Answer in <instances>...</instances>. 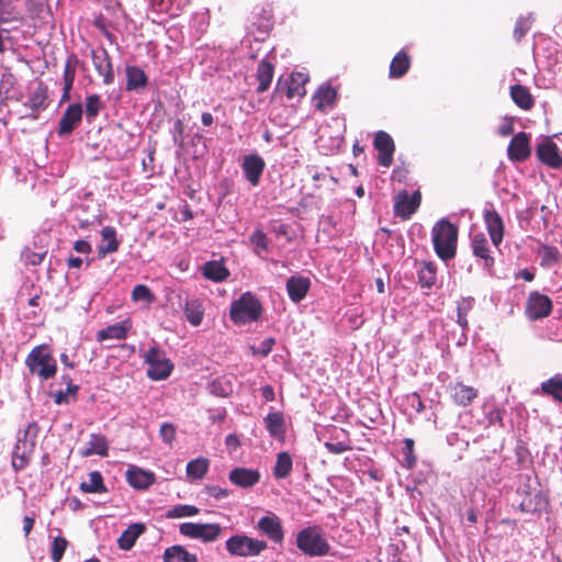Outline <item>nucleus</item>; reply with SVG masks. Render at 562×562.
Wrapping results in <instances>:
<instances>
[{
  "label": "nucleus",
  "instance_id": "obj_12",
  "mask_svg": "<svg viewBox=\"0 0 562 562\" xmlns=\"http://www.w3.org/2000/svg\"><path fill=\"white\" fill-rule=\"evenodd\" d=\"M531 155L530 136L525 132H519L512 138L507 147L508 159L513 162H522Z\"/></svg>",
  "mask_w": 562,
  "mask_h": 562
},
{
  "label": "nucleus",
  "instance_id": "obj_4",
  "mask_svg": "<svg viewBox=\"0 0 562 562\" xmlns=\"http://www.w3.org/2000/svg\"><path fill=\"white\" fill-rule=\"evenodd\" d=\"M262 313L260 301L251 293H243L231 304L229 316L235 324H246L259 319Z\"/></svg>",
  "mask_w": 562,
  "mask_h": 562
},
{
  "label": "nucleus",
  "instance_id": "obj_5",
  "mask_svg": "<svg viewBox=\"0 0 562 562\" xmlns=\"http://www.w3.org/2000/svg\"><path fill=\"white\" fill-rule=\"evenodd\" d=\"M144 361L148 364L147 376L154 381L167 379L173 369L172 362L157 345L145 352Z\"/></svg>",
  "mask_w": 562,
  "mask_h": 562
},
{
  "label": "nucleus",
  "instance_id": "obj_20",
  "mask_svg": "<svg viewBox=\"0 0 562 562\" xmlns=\"http://www.w3.org/2000/svg\"><path fill=\"white\" fill-rule=\"evenodd\" d=\"M330 431V440L324 443L328 452L340 454L352 449L350 436L347 430L333 426Z\"/></svg>",
  "mask_w": 562,
  "mask_h": 562
},
{
  "label": "nucleus",
  "instance_id": "obj_48",
  "mask_svg": "<svg viewBox=\"0 0 562 562\" xmlns=\"http://www.w3.org/2000/svg\"><path fill=\"white\" fill-rule=\"evenodd\" d=\"M78 63L79 60L75 54L69 55L65 63L63 78L64 86H67L68 89H72Z\"/></svg>",
  "mask_w": 562,
  "mask_h": 562
},
{
  "label": "nucleus",
  "instance_id": "obj_14",
  "mask_svg": "<svg viewBox=\"0 0 562 562\" xmlns=\"http://www.w3.org/2000/svg\"><path fill=\"white\" fill-rule=\"evenodd\" d=\"M266 162L258 154L246 155L241 162V169L245 178L252 187H257L260 182Z\"/></svg>",
  "mask_w": 562,
  "mask_h": 562
},
{
  "label": "nucleus",
  "instance_id": "obj_29",
  "mask_svg": "<svg viewBox=\"0 0 562 562\" xmlns=\"http://www.w3.org/2000/svg\"><path fill=\"white\" fill-rule=\"evenodd\" d=\"M126 479L130 485L138 490H145L155 482L154 473L136 467L127 470Z\"/></svg>",
  "mask_w": 562,
  "mask_h": 562
},
{
  "label": "nucleus",
  "instance_id": "obj_18",
  "mask_svg": "<svg viewBox=\"0 0 562 562\" xmlns=\"http://www.w3.org/2000/svg\"><path fill=\"white\" fill-rule=\"evenodd\" d=\"M536 154L538 159L550 168L558 169L562 167V155L554 142L546 139L544 142L540 143L537 146Z\"/></svg>",
  "mask_w": 562,
  "mask_h": 562
},
{
  "label": "nucleus",
  "instance_id": "obj_46",
  "mask_svg": "<svg viewBox=\"0 0 562 562\" xmlns=\"http://www.w3.org/2000/svg\"><path fill=\"white\" fill-rule=\"evenodd\" d=\"M103 108L104 103L99 94L87 95L85 113L88 122H92Z\"/></svg>",
  "mask_w": 562,
  "mask_h": 562
},
{
  "label": "nucleus",
  "instance_id": "obj_25",
  "mask_svg": "<svg viewBox=\"0 0 562 562\" xmlns=\"http://www.w3.org/2000/svg\"><path fill=\"white\" fill-rule=\"evenodd\" d=\"M79 454L83 458L90 457L92 454L108 457L109 442L105 436L101 434H91L89 441L87 442L86 447L79 451Z\"/></svg>",
  "mask_w": 562,
  "mask_h": 562
},
{
  "label": "nucleus",
  "instance_id": "obj_40",
  "mask_svg": "<svg viewBox=\"0 0 562 562\" xmlns=\"http://www.w3.org/2000/svg\"><path fill=\"white\" fill-rule=\"evenodd\" d=\"M79 488L81 492L90 494H102L108 492L103 476L99 471L90 472L89 482H81Z\"/></svg>",
  "mask_w": 562,
  "mask_h": 562
},
{
  "label": "nucleus",
  "instance_id": "obj_31",
  "mask_svg": "<svg viewBox=\"0 0 562 562\" xmlns=\"http://www.w3.org/2000/svg\"><path fill=\"white\" fill-rule=\"evenodd\" d=\"M510 98L514 103L521 110L529 111L535 105V98L530 90L522 85H514L510 87Z\"/></svg>",
  "mask_w": 562,
  "mask_h": 562
},
{
  "label": "nucleus",
  "instance_id": "obj_60",
  "mask_svg": "<svg viewBox=\"0 0 562 562\" xmlns=\"http://www.w3.org/2000/svg\"><path fill=\"white\" fill-rule=\"evenodd\" d=\"M529 23L526 19L520 18L516 21L513 35L517 42H520L521 38L527 34L529 31Z\"/></svg>",
  "mask_w": 562,
  "mask_h": 562
},
{
  "label": "nucleus",
  "instance_id": "obj_64",
  "mask_svg": "<svg viewBox=\"0 0 562 562\" xmlns=\"http://www.w3.org/2000/svg\"><path fill=\"white\" fill-rule=\"evenodd\" d=\"M261 395L268 402H272L276 398L274 390L269 384L261 387Z\"/></svg>",
  "mask_w": 562,
  "mask_h": 562
},
{
  "label": "nucleus",
  "instance_id": "obj_30",
  "mask_svg": "<svg viewBox=\"0 0 562 562\" xmlns=\"http://www.w3.org/2000/svg\"><path fill=\"white\" fill-rule=\"evenodd\" d=\"M146 530V527L142 522H135L130 525L119 537L117 546L122 550H131L138 537Z\"/></svg>",
  "mask_w": 562,
  "mask_h": 562
},
{
  "label": "nucleus",
  "instance_id": "obj_62",
  "mask_svg": "<svg viewBox=\"0 0 562 562\" xmlns=\"http://www.w3.org/2000/svg\"><path fill=\"white\" fill-rule=\"evenodd\" d=\"M45 255H46V252L37 254L34 251L27 250L25 254V261H26V263H30L32 266H38L43 262Z\"/></svg>",
  "mask_w": 562,
  "mask_h": 562
},
{
  "label": "nucleus",
  "instance_id": "obj_28",
  "mask_svg": "<svg viewBox=\"0 0 562 562\" xmlns=\"http://www.w3.org/2000/svg\"><path fill=\"white\" fill-rule=\"evenodd\" d=\"M102 240L98 246V257L104 258L109 254H113L119 250L120 241L116 238V231L112 226H105L101 231Z\"/></svg>",
  "mask_w": 562,
  "mask_h": 562
},
{
  "label": "nucleus",
  "instance_id": "obj_35",
  "mask_svg": "<svg viewBox=\"0 0 562 562\" xmlns=\"http://www.w3.org/2000/svg\"><path fill=\"white\" fill-rule=\"evenodd\" d=\"M33 449L29 443L18 440L12 454V467L15 471L23 470L29 464Z\"/></svg>",
  "mask_w": 562,
  "mask_h": 562
},
{
  "label": "nucleus",
  "instance_id": "obj_41",
  "mask_svg": "<svg viewBox=\"0 0 562 562\" xmlns=\"http://www.w3.org/2000/svg\"><path fill=\"white\" fill-rule=\"evenodd\" d=\"M183 311L187 321L191 325L199 326L202 323L204 311L201 302L198 299H188L186 301Z\"/></svg>",
  "mask_w": 562,
  "mask_h": 562
},
{
  "label": "nucleus",
  "instance_id": "obj_11",
  "mask_svg": "<svg viewBox=\"0 0 562 562\" xmlns=\"http://www.w3.org/2000/svg\"><path fill=\"white\" fill-rule=\"evenodd\" d=\"M373 146L378 151V164L382 167H390L393 164L395 144L390 134L379 131L374 135Z\"/></svg>",
  "mask_w": 562,
  "mask_h": 562
},
{
  "label": "nucleus",
  "instance_id": "obj_8",
  "mask_svg": "<svg viewBox=\"0 0 562 562\" xmlns=\"http://www.w3.org/2000/svg\"><path fill=\"white\" fill-rule=\"evenodd\" d=\"M179 532L191 539L213 542L220 537L222 527L218 524L182 522Z\"/></svg>",
  "mask_w": 562,
  "mask_h": 562
},
{
  "label": "nucleus",
  "instance_id": "obj_23",
  "mask_svg": "<svg viewBox=\"0 0 562 562\" xmlns=\"http://www.w3.org/2000/svg\"><path fill=\"white\" fill-rule=\"evenodd\" d=\"M535 393L551 397L553 401L562 404V372L555 373L541 382L540 387Z\"/></svg>",
  "mask_w": 562,
  "mask_h": 562
},
{
  "label": "nucleus",
  "instance_id": "obj_59",
  "mask_svg": "<svg viewBox=\"0 0 562 562\" xmlns=\"http://www.w3.org/2000/svg\"><path fill=\"white\" fill-rule=\"evenodd\" d=\"M40 429L41 428L36 422L30 423L24 430V438L22 441L29 443L31 447H34Z\"/></svg>",
  "mask_w": 562,
  "mask_h": 562
},
{
  "label": "nucleus",
  "instance_id": "obj_47",
  "mask_svg": "<svg viewBox=\"0 0 562 562\" xmlns=\"http://www.w3.org/2000/svg\"><path fill=\"white\" fill-rule=\"evenodd\" d=\"M254 24L261 33L267 34L273 26L272 9L269 5L262 7Z\"/></svg>",
  "mask_w": 562,
  "mask_h": 562
},
{
  "label": "nucleus",
  "instance_id": "obj_34",
  "mask_svg": "<svg viewBox=\"0 0 562 562\" xmlns=\"http://www.w3.org/2000/svg\"><path fill=\"white\" fill-rule=\"evenodd\" d=\"M537 255L540 257V266L543 268H552L561 263L562 254L555 246L541 244L537 249Z\"/></svg>",
  "mask_w": 562,
  "mask_h": 562
},
{
  "label": "nucleus",
  "instance_id": "obj_15",
  "mask_svg": "<svg viewBox=\"0 0 562 562\" xmlns=\"http://www.w3.org/2000/svg\"><path fill=\"white\" fill-rule=\"evenodd\" d=\"M258 530L271 541L281 543L284 538V530L280 518L276 514L261 517L257 524Z\"/></svg>",
  "mask_w": 562,
  "mask_h": 562
},
{
  "label": "nucleus",
  "instance_id": "obj_50",
  "mask_svg": "<svg viewBox=\"0 0 562 562\" xmlns=\"http://www.w3.org/2000/svg\"><path fill=\"white\" fill-rule=\"evenodd\" d=\"M199 513H200V509L196 506H193V505H177V506L170 508L166 513V517L168 519H176V518L195 516Z\"/></svg>",
  "mask_w": 562,
  "mask_h": 562
},
{
  "label": "nucleus",
  "instance_id": "obj_24",
  "mask_svg": "<svg viewBox=\"0 0 562 562\" xmlns=\"http://www.w3.org/2000/svg\"><path fill=\"white\" fill-rule=\"evenodd\" d=\"M337 90L328 83L322 85L313 95L315 109L325 112L328 108H334L337 102Z\"/></svg>",
  "mask_w": 562,
  "mask_h": 562
},
{
  "label": "nucleus",
  "instance_id": "obj_32",
  "mask_svg": "<svg viewBox=\"0 0 562 562\" xmlns=\"http://www.w3.org/2000/svg\"><path fill=\"white\" fill-rule=\"evenodd\" d=\"M273 74H274V66L269 60L262 59L258 64L257 70H256V79L259 82V85L257 87L258 93H263L269 89V87L272 82V79H273Z\"/></svg>",
  "mask_w": 562,
  "mask_h": 562
},
{
  "label": "nucleus",
  "instance_id": "obj_3",
  "mask_svg": "<svg viewBox=\"0 0 562 562\" xmlns=\"http://www.w3.org/2000/svg\"><path fill=\"white\" fill-rule=\"evenodd\" d=\"M296 547L310 557H323L330 550V546L318 526H310L299 531Z\"/></svg>",
  "mask_w": 562,
  "mask_h": 562
},
{
  "label": "nucleus",
  "instance_id": "obj_53",
  "mask_svg": "<svg viewBox=\"0 0 562 562\" xmlns=\"http://www.w3.org/2000/svg\"><path fill=\"white\" fill-rule=\"evenodd\" d=\"M132 299L133 301H144L147 303H151L155 297L150 291V289L147 285L144 284H137L133 291H132Z\"/></svg>",
  "mask_w": 562,
  "mask_h": 562
},
{
  "label": "nucleus",
  "instance_id": "obj_49",
  "mask_svg": "<svg viewBox=\"0 0 562 562\" xmlns=\"http://www.w3.org/2000/svg\"><path fill=\"white\" fill-rule=\"evenodd\" d=\"M436 267L431 262H425L418 272V280L423 288H431L436 282Z\"/></svg>",
  "mask_w": 562,
  "mask_h": 562
},
{
  "label": "nucleus",
  "instance_id": "obj_1",
  "mask_svg": "<svg viewBox=\"0 0 562 562\" xmlns=\"http://www.w3.org/2000/svg\"><path fill=\"white\" fill-rule=\"evenodd\" d=\"M458 236V226L447 218H441L434 225L431 229L434 249L441 260L448 261L456 257Z\"/></svg>",
  "mask_w": 562,
  "mask_h": 562
},
{
  "label": "nucleus",
  "instance_id": "obj_38",
  "mask_svg": "<svg viewBox=\"0 0 562 562\" xmlns=\"http://www.w3.org/2000/svg\"><path fill=\"white\" fill-rule=\"evenodd\" d=\"M307 81L308 78L306 75L302 72L292 74L286 88V98L293 99L295 97H304L306 94L305 85Z\"/></svg>",
  "mask_w": 562,
  "mask_h": 562
},
{
  "label": "nucleus",
  "instance_id": "obj_63",
  "mask_svg": "<svg viewBox=\"0 0 562 562\" xmlns=\"http://www.w3.org/2000/svg\"><path fill=\"white\" fill-rule=\"evenodd\" d=\"M74 249L80 254H90L92 251L91 245L83 239L75 241Z\"/></svg>",
  "mask_w": 562,
  "mask_h": 562
},
{
  "label": "nucleus",
  "instance_id": "obj_22",
  "mask_svg": "<svg viewBox=\"0 0 562 562\" xmlns=\"http://www.w3.org/2000/svg\"><path fill=\"white\" fill-rule=\"evenodd\" d=\"M473 255L483 260L484 267L492 269L495 260L491 255L490 243L484 233H476L471 238Z\"/></svg>",
  "mask_w": 562,
  "mask_h": 562
},
{
  "label": "nucleus",
  "instance_id": "obj_19",
  "mask_svg": "<svg viewBox=\"0 0 562 562\" xmlns=\"http://www.w3.org/2000/svg\"><path fill=\"white\" fill-rule=\"evenodd\" d=\"M91 58L95 71L103 77L104 85H111L114 81V71L111 57L105 48L92 50Z\"/></svg>",
  "mask_w": 562,
  "mask_h": 562
},
{
  "label": "nucleus",
  "instance_id": "obj_58",
  "mask_svg": "<svg viewBox=\"0 0 562 562\" xmlns=\"http://www.w3.org/2000/svg\"><path fill=\"white\" fill-rule=\"evenodd\" d=\"M159 435L164 442L171 446L173 440L176 439V427L171 423H164L160 426Z\"/></svg>",
  "mask_w": 562,
  "mask_h": 562
},
{
  "label": "nucleus",
  "instance_id": "obj_21",
  "mask_svg": "<svg viewBox=\"0 0 562 562\" xmlns=\"http://www.w3.org/2000/svg\"><path fill=\"white\" fill-rule=\"evenodd\" d=\"M260 477L258 470L240 467L233 469L228 474L231 483L241 488H251L260 481Z\"/></svg>",
  "mask_w": 562,
  "mask_h": 562
},
{
  "label": "nucleus",
  "instance_id": "obj_56",
  "mask_svg": "<svg viewBox=\"0 0 562 562\" xmlns=\"http://www.w3.org/2000/svg\"><path fill=\"white\" fill-rule=\"evenodd\" d=\"M276 345V339L270 337L260 342L258 347L251 346V353L254 356L267 357Z\"/></svg>",
  "mask_w": 562,
  "mask_h": 562
},
{
  "label": "nucleus",
  "instance_id": "obj_57",
  "mask_svg": "<svg viewBox=\"0 0 562 562\" xmlns=\"http://www.w3.org/2000/svg\"><path fill=\"white\" fill-rule=\"evenodd\" d=\"M250 241L251 244L255 246L256 248V251L259 254V250H263V251H267L268 250V239H267V235L260 231V229H256L251 236H250Z\"/></svg>",
  "mask_w": 562,
  "mask_h": 562
},
{
  "label": "nucleus",
  "instance_id": "obj_7",
  "mask_svg": "<svg viewBox=\"0 0 562 562\" xmlns=\"http://www.w3.org/2000/svg\"><path fill=\"white\" fill-rule=\"evenodd\" d=\"M521 496L519 502V510L527 514H536L547 510L549 499L546 494L537 487H531L529 484L518 490Z\"/></svg>",
  "mask_w": 562,
  "mask_h": 562
},
{
  "label": "nucleus",
  "instance_id": "obj_26",
  "mask_svg": "<svg viewBox=\"0 0 562 562\" xmlns=\"http://www.w3.org/2000/svg\"><path fill=\"white\" fill-rule=\"evenodd\" d=\"M311 286V281L305 277H291L286 281V290L289 297L295 302H301L307 294Z\"/></svg>",
  "mask_w": 562,
  "mask_h": 562
},
{
  "label": "nucleus",
  "instance_id": "obj_33",
  "mask_svg": "<svg viewBox=\"0 0 562 562\" xmlns=\"http://www.w3.org/2000/svg\"><path fill=\"white\" fill-rule=\"evenodd\" d=\"M265 425L271 437L283 439L285 436V420L281 412L269 413L265 419Z\"/></svg>",
  "mask_w": 562,
  "mask_h": 562
},
{
  "label": "nucleus",
  "instance_id": "obj_36",
  "mask_svg": "<svg viewBox=\"0 0 562 562\" xmlns=\"http://www.w3.org/2000/svg\"><path fill=\"white\" fill-rule=\"evenodd\" d=\"M411 67V58L405 50L398 52L390 64V78H402Z\"/></svg>",
  "mask_w": 562,
  "mask_h": 562
},
{
  "label": "nucleus",
  "instance_id": "obj_37",
  "mask_svg": "<svg viewBox=\"0 0 562 562\" xmlns=\"http://www.w3.org/2000/svg\"><path fill=\"white\" fill-rule=\"evenodd\" d=\"M202 272L207 280L215 282H222L229 276L227 268L221 261L216 260L205 262L203 265Z\"/></svg>",
  "mask_w": 562,
  "mask_h": 562
},
{
  "label": "nucleus",
  "instance_id": "obj_42",
  "mask_svg": "<svg viewBox=\"0 0 562 562\" xmlns=\"http://www.w3.org/2000/svg\"><path fill=\"white\" fill-rule=\"evenodd\" d=\"M147 83L146 74L136 66L126 67V90L133 91L145 87Z\"/></svg>",
  "mask_w": 562,
  "mask_h": 562
},
{
  "label": "nucleus",
  "instance_id": "obj_45",
  "mask_svg": "<svg viewBox=\"0 0 562 562\" xmlns=\"http://www.w3.org/2000/svg\"><path fill=\"white\" fill-rule=\"evenodd\" d=\"M127 335V328L124 323H117L111 326H108L104 329H101L97 334L98 341H103L106 339H124Z\"/></svg>",
  "mask_w": 562,
  "mask_h": 562
},
{
  "label": "nucleus",
  "instance_id": "obj_13",
  "mask_svg": "<svg viewBox=\"0 0 562 562\" xmlns=\"http://www.w3.org/2000/svg\"><path fill=\"white\" fill-rule=\"evenodd\" d=\"M483 221L493 245L499 247L505 235V225L502 216L494 209H485Z\"/></svg>",
  "mask_w": 562,
  "mask_h": 562
},
{
  "label": "nucleus",
  "instance_id": "obj_44",
  "mask_svg": "<svg viewBox=\"0 0 562 562\" xmlns=\"http://www.w3.org/2000/svg\"><path fill=\"white\" fill-rule=\"evenodd\" d=\"M292 458L290 453L283 451L277 456L276 465L273 468V475L277 479H285L292 471Z\"/></svg>",
  "mask_w": 562,
  "mask_h": 562
},
{
  "label": "nucleus",
  "instance_id": "obj_54",
  "mask_svg": "<svg viewBox=\"0 0 562 562\" xmlns=\"http://www.w3.org/2000/svg\"><path fill=\"white\" fill-rule=\"evenodd\" d=\"M414 446H415V442L412 438L404 439V450H403L404 461H405L406 468H408V469H412L416 464V461H417V458L414 453Z\"/></svg>",
  "mask_w": 562,
  "mask_h": 562
},
{
  "label": "nucleus",
  "instance_id": "obj_6",
  "mask_svg": "<svg viewBox=\"0 0 562 562\" xmlns=\"http://www.w3.org/2000/svg\"><path fill=\"white\" fill-rule=\"evenodd\" d=\"M267 542L245 535H235L226 540V549L232 555L255 557L267 549Z\"/></svg>",
  "mask_w": 562,
  "mask_h": 562
},
{
  "label": "nucleus",
  "instance_id": "obj_39",
  "mask_svg": "<svg viewBox=\"0 0 562 562\" xmlns=\"http://www.w3.org/2000/svg\"><path fill=\"white\" fill-rule=\"evenodd\" d=\"M165 562H198V557L187 551L182 546H172L164 552Z\"/></svg>",
  "mask_w": 562,
  "mask_h": 562
},
{
  "label": "nucleus",
  "instance_id": "obj_27",
  "mask_svg": "<svg viewBox=\"0 0 562 562\" xmlns=\"http://www.w3.org/2000/svg\"><path fill=\"white\" fill-rule=\"evenodd\" d=\"M33 112L45 110L48 106V89L42 81L31 90L27 101L24 104Z\"/></svg>",
  "mask_w": 562,
  "mask_h": 562
},
{
  "label": "nucleus",
  "instance_id": "obj_52",
  "mask_svg": "<svg viewBox=\"0 0 562 562\" xmlns=\"http://www.w3.org/2000/svg\"><path fill=\"white\" fill-rule=\"evenodd\" d=\"M68 547V541L64 537H55L52 542L50 558L54 562H59Z\"/></svg>",
  "mask_w": 562,
  "mask_h": 562
},
{
  "label": "nucleus",
  "instance_id": "obj_16",
  "mask_svg": "<svg viewBox=\"0 0 562 562\" xmlns=\"http://www.w3.org/2000/svg\"><path fill=\"white\" fill-rule=\"evenodd\" d=\"M82 113L83 110L80 103L69 104L59 120L58 135L65 136L71 134L81 122Z\"/></svg>",
  "mask_w": 562,
  "mask_h": 562
},
{
  "label": "nucleus",
  "instance_id": "obj_17",
  "mask_svg": "<svg viewBox=\"0 0 562 562\" xmlns=\"http://www.w3.org/2000/svg\"><path fill=\"white\" fill-rule=\"evenodd\" d=\"M452 402L460 407L470 406L479 396V390L458 381L449 385Z\"/></svg>",
  "mask_w": 562,
  "mask_h": 562
},
{
  "label": "nucleus",
  "instance_id": "obj_51",
  "mask_svg": "<svg viewBox=\"0 0 562 562\" xmlns=\"http://www.w3.org/2000/svg\"><path fill=\"white\" fill-rule=\"evenodd\" d=\"M78 391V385L69 383L65 391L61 390L53 394L55 404H68L70 402V397H72V400H76Z\"/></svg>",
  "mask_w": 562,
  "mask_h": 562
},
{
  "label": "nucleus",
  "instance_id": "obj_61",
  "mask_svg": "<svg viewBox=\"0 0 562 562\" xmlns=\"http://www.w3.org/2000/svg\"><path fill=\"white\" fill-rule=\"evenodd\" d=\"M205 493L209 496L214 497L215 499L225 498V497H228L231 495V492L228 490L222 488V487L216 486V485H206L205 486Z\"/></svg>",
  "mask_w": 562,
  "mask_h": 562
},
{
  "label": "nucleus",
  "instance_id": "obj_55",
  "mask_svg": "<svg viewBox=\"0 0 562 562\" xmlns=\"http://www.w3.org/2000/svg\"><path fill=\"white\" fill-rule=\"evenodd\" d=\"M23 18L15 8H7L0 4V23L22 22Z\"/></svg>",
  "mask_w": 562,
  "mask_h": 562
},
{
  "label": "nucleus",
  "instance_id": "obj_2",
  "mask_svg": "<svg viewBox=\"0 0 562 562\" xmlns=\"http://www.w3.org/2000/svg\"><path fill=\"white\" fill-rule=\"evenodd\" d=\"M25 364L30 372L41 380L52 379L57 371L56 360L46 345L34 347L27 355Z\"/></svg>",
  "mask_w": 562,
  "mask_h": 562
},
{
  "label": "nucleus",
  "instance_id": "obj_9",
  "mask_svg": "<svg viewBox=\"0 0 562 562\" xmlns=\"http://www.w3.org/2000/svg\"><path fill=\"white\" fill-rule=\"evenodd\" d=\"M553 310L552 300L538 291L529 293L526 305L525 314L530 321H538L548 317Z\"/></svg>",
  "mask_w": 562,
  "mask_h": 562
},
{
  "label": "nucleus",
  "instance_id": "obj_10",
  "mask_svg": "<svg viewBox=\"0 0 562 562\" xmlns=\"http://www.w3.org/2000/svg\"><path fill=\"white\" fill-rule=\"evenodd\" d=\"M420 203L422 194L419 191L409 194L406 190H403L394 199V215L402 221H407L418 210Z\"/></svg>",
  "mask_w": 562,
  "mask_h": 562
},
{
  "label": "nucleus",
  "instance_id": "obj_43",
  "mask_svg": "<svg viewBox=\"0 0 562 562\" xmlns=\"http://www.w3.org/2000/svg\"><path fill=\"white\" fill-rule=\"evenodd\" d=\"M210 462L206 458H196L187 464V475L192 480H202L209 471Z\"/></svg>",
  "mask_w": 562,
  "mask_h": 562
}]
</instances>
